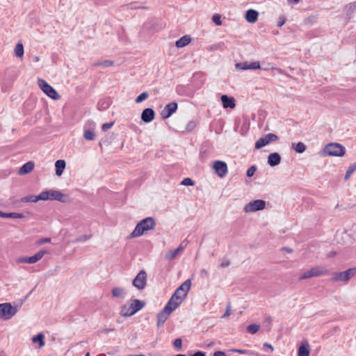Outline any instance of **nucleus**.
Masks as SVG:
<instances>
[{
	"mask_svg": "<svg viewBox=\"0 0 356 356\" xmlns=\"http://www.w3.org/2000/svg\"><path fill=\"white\" fill-rule=\"evenodd\" d=\"M0 217L1 218H24V215L22 213H16V212L4 213L3 211H1Z\"/></svg>",
	"mask_w": 356,
	"mask_h": 356,
	"instance_id": "nucleus-28",
	"label": "nucleus"
},
{
	"mask_svg": "<svg viewBox=\"0 0 356 356\" xmlns=\"http://www.w3.org/2000/svg\"><path fill=\"white\" fill-rule=\"evenodd\" d=\"M220 18L221 17L220 15L216 14L213 16L212 19L216 25H221L222 22Z\"/></svg>",
	"mask_w": 356,
	"mask_h": 356,
	"instance_id": "nucleus-43",
	"label": "nucleus"
},
{
	"mask_svg": "<svg viewBox=\"0 0 356 356\" xmlns=\"http://www.w3.org/2000/svg\"><path fill=\"white\" fill-rule=\"evenodd\" d=\"M17 312V307L13 306L10 302L0 303V318L10 320Z\"/></svg>",
	"mask_w": 356,
	"mask_h": 356,
	"instance_id": "nucleus-7",
	"label": "nucleus"
},
{
	"mask_svg": "<svg viewBox=\"0 0 356 356\" xmlns=\"http://www.w3.org/2000/svg\"><path fill=\"white\" fill-rule=\"evenodd\" d=\"M278 140L277 135L274 134H268L262 138H260L255 143V148L259 149L261 147L268 145L272 142H275Z\"/></svg>",
	"mask_w": 356,
	"mask_h": 356,
	"instance_id": "nucleus-12",
	"label": "nucleus"
},
{
	"mask_svg": "<svg viewBox=\"0 0 356 356\" xmlns=\"http://www.w3.org/2000/svg\"><path fill=\"white\" fill-rule=\"evenodd\" d=\"M229 351L230 352H236V353H238L241 354H247L248 353V351L247 350L235 349V348L231 349V350H229Z\"/></svg>",
	"mask_w": 356,
	"mask_h": 356,
	"instance_id": "nucleus-48",
	"label": "nucleus"
},
{
	"mask_svg": "<svg viewBox=\"0 0 356 356\" xmlns=\"http://www.w3.org/2000/svg\"><path fill=\"white\" fill-rule=\"evenodd\" d=\"M191 356H206V354L204 352L202 351H197L193 355Z\"/></svg>",
	"mask_w": 356,
	"mask_h": 356,
	"instance_id": "nucleus-51",
	"label": "nucleus"
},
{
	"mask_svg": "<svg viewBox=\"0 0 356 356\" xmlns=\"http://www.w3.org/2000/svg\"><path fill=\"white\" fill-rule=\"evenodd\" d=\"M213 168L220 177H224L227 173V165L224 161H216Z\"/></svg>",
	"mask_w": 356,
	"mask_h": 356,
	"instance_id": "nucleus-15",
	"label": "nucleus"
},
{
	"mask_svg": "<svg viewBox=\"0 0 356 356\" xmlns=\"http://www.w3.org/2000/svg\"><path fill=\"white\" fill-rule=\"evenodd\" d=\"M200 275L202 278L207 279L209 277V273L207 269L202 268L200 272Z\"/></svg>",
	"mask_w": 356,
	"mask_h": 356,
	"instance_id": "nucleus-44",
	"label": "nucleus"
},
{
	"mask_svg": "<svg viewBox=\"0 0 356 356\" xmlns=\"http://www.w3.org/2000/svg\"><path fill=\"white\" fill-rule=\"evenodd\" d=\"M51 241V238H42L38 240V244L42 245L45 243H49Z\"/></svg>",
	"mask_w": 356,
	"mask_h": 356,
	"instance_id": "nucleus-47",
	"label": "nucleus"
},
{
	"mask_svg": "<svg viewBox=\"0 0 356 356\" xmlns=\"http://www.w3.org/2000/svg\"><path fill=\"white\" fill-rule=\"evenodd\" d=\"M217 49V47H216V46H215V47H211V49Z\"/></svg>",
	"mask_w": 356,
	"mask_h": 356,
	"instance_id": "nucleus-58",
	"label": "nucleus"
},
{
	"mask_svg": "<svg viewBox=\"0 0 356 356\" xmlns=\"http://www.w3.org/2000/svg\"><path fill=\"white\" fill-rule=\"evenodd\" d=\"M336 252H330L328 253L327 254V257H334L336 255Z\"/></svg>",
	"mask_w": 356,
	"mask_h": 356,
	"instance_id": "nucleus-53",
	"label": "nucleus"
},
{
	"mask_svg": "<svg viewBox=\"0 0 356 356\" xmlns=\"http://www.w3.org/2000/svg\"><path fill=\"white\" fill-rule=\"evenodd\" d=\"M266 203L263 200H255L247 203L243 210L246 213H252L261 211L266 208Z\"/></svg>",
	"mask_w": 356,
	"mask_h": 356,
	"instance_id": "nucleus-9",
	"label": "nucleus"
},
{
	"mask_svg": "<svg viewBox=\"0 0 356 356\" xmlns=\"http://www.w3.org/2000/svg\"><path fill=\"white\" fill-rule=\"evenodd\" d=\"M88 238H89V237H87V236H84V237H83V239H84V240H87V239H88Z\"/></svg>",
	"mask_w": 356,
	"mask_h": 356,
	"instance_id": "nucleus-59",
	"label": "nucleus"
},
{
	"mask_svg": "<svg viewBox=\"0 0 356 356\" xmlns=\"http://www.w3.org/2000/svg\"><path fill=\"white\" fill-rule=\"evenodd\" d=\"M181 184L183 186H193L195 182L191 178L187 177L181 181Z\"/></svg>",
	"mask_w": 356,
	"mask_h": 356,
	"instance_id": "nucleus-39",
	"label": "nucleus"
},
{
	"mask_svg": "<svg viewBox=\"0 0 356 356\" xmlns=\"http://www.w3.org/2000/svg\"><path fill=\"white\" fill-rule=\"evenodd\" d=\"M310 348L307 341L302 342L298 350V356H309Z\"/></svg>",
	"mask_w": 356,
	"mask_h": 356,
	"instance_id": "nucleus-20",
	"label": "nucleus"
},
{
	"mask_svg": "<svg viewBox=\"0 0 356 356\" xmlns=\"http://www.w3.org/2000/svg\"><path fill=\"white\" fill-rule=\"evenodd\" d=\"M292 147L297 153H303L306 150L305 145L302 142L298 143H293Z\"/></svg>",
	"mask_w": 356,
	"mask_h": 356,
	"instance_id": "nucleus-31",
	"label": "nucleus"
},
{
	"mask_svg": "<svg viewBox=\"0 0 356 356\" xmlns=\"http://www.w3.org/2000/svg\"><path fill=\"white\" fill-rule=\"evenodd\" d=\"M269 69V67L268 66H266V67H264L263 70H268Z\"/></svg>",
	"mask_w": 356,
	"mask_h": 356,
	"instance_id": "nucleus-57",
	"label": "nucleus"
},
{
	"mask_svg": "<svg viewBox=\"0 0 356 356\" xmlns=\"http://www.w3.org/2000/svg\"><path fill=\"white\" fill-rule=\"evenodd\" d=\"M145 305L144 301L137 299L130 300L122 306L120 314L122 317H130L142 309Z\"/></svg>",
	"mask_w": 356,
	"mask_h": 356,
	"instance_id": "nucleus-2",
	"label": "nucleus"
},
{
	"mask_svg": "<svg viewBox=\"0 0 356 356\" xmlns=\"http://www.w3.org/2000/svg\"><path fill=\"white\" fill-rule=\"evenodd\" d=\"M156 225L153 218L147 217L140 220L136 226L130 236L136 238L142 236L145 232L153 229Z\"/></svg>",
	"mask_w": 356,
	"mask_h": 356,
	"instance_id": "nucleus-3",
	"label": "nucleus"
},
{
	"mask_svg": "<svg viewBox=\"0 0 356 356\" xmlns=\"http://www.w3.org/2000/svg\"><path fill=\"white\" fill-rule=\"evenodd\" d=\"M184 249V247L182 244H180L179 246L175 250H170L165 253V259L168 260L174 259L181 252H182Z\"/></svg>",
	"mask_w": 356,
	"mask_h": 356,
	"instance_id": "nucleus-21",
	"label": "nucleus"
},
{
	"mask_svg": "<svg viewBox=\"0 0 356 356\" xmlns=\"http://www.w3.org/2000/svg\"><path fill=\"white\" fill-rule=\"evenodd\" d=\"M47 254H48V252L47 250H40L34 255L29 257V264H33L37 263L38 261L41 260L42 257Z\"/></svg>",
	"mask_w": 356,
	"mask_h": 356,
	"instance_id": "nucleus-23",
	"label": "nucleus"
},
{
	"mask_svg": "<svg viewBox=\"0 0 356 356\" xmlns=\"http://www.w3.org/2000/svg\"><path fill=\"white\" fill-rule=\"evenodd\" d=\"M293 1H295L296 3H298L299 1V0H293Z\"/></svg>",
	"mask_w": 356,
	"mask_h": 356,
	"instance_id": "nucleus-61",
	"label": "nucleus"
},
{
	"mask_svg": "<svg viewBox=\"0 0 356 356\" xmlns=\"http://www.w3.org/2000/svg\"><path fill=\"white\" fill-rule=\"evenodd\" d=\"M257 171V167L255 165L251 166L250 168L248 169L246 172V175L248 177H252L255 172Z\"/></svg>",
	"mask_w": 356,
	"mask_h": 356,
	"instance_id": "nucleus-40",
	"label": "nucleus"
},
{
	"mask_svg": "<svg viewBox=\"0 0 356 356\" xmlns=\"http://www.w3.org/2000/svg\"><path fill=\"white\" fill-rule=\"evenodd\" d=\"M229 264H230L229 261H228V260H224V261H222V263L220 264V266L221 268H226V267L229 266Z\"/></svg>",
	"mask_w": 356,
	"mask_h": 356,
	"instance_id": "nucleus-50",
	"label": "nucleus"
},
{
	"mask_svg": "<svg viewBox=\"0 0 356 356\" xmlns=\"http://www.w3.org/2000/svg\"><path fill=\"white\" fill-rule=\"evenodd\" d=\"M177 109V104L172 102L167 104L161 112L162 118L164 119L170 118Z\"/></svg>",
	"mask_w": 356,
	"mask_h": 356,
	"instance_id": "nucleus-16",
	"label": "nucleus"
},
{
	"mask_svg": "<svg viewBox=\"0 0 356 356\" xmlns=\"http://www.w3.org/2000/svg\"><path fill=\"white\" fill-rule=\"evenodd\" d=\"M259 13L257 10L250 9L246 11L245 18L249 23H254L258 19Z\"/></svg>",
	"mask_w": 356,
	"mask_h": 356,
	"instance_id": "nucleus-22",
	"label": "nucleus"
},
{
	"mask_svg": "<svg viewBox=\"0 0 356 356\" xmlns=\"http://www.w3.org/2000/svg\"><path fill=\"white\" fill-rule=\"evenodd\" d=\"M191 41V38L189 35H186L182 36L178 40L176 41L175 45L178 48H182L188 45Z\"/></svg>",
	"mask_w": 356,
	"mask_h": 356,
	"instance_id": "nucleus-25",
	"label": "nucleus"
},
{
	"mask_svg": "<svg viewBox=\"0 0 356 356\" xmlns=\"http://www.w3.org/2000/svg\"><path fill=\"white\" fill-rule=\"evenodd\" d=\"M236 67L243 70H249L250 63L248 62L238 63L235 65Z\"/></svg>",
	"mask_w": 356,
	"mask_h": 356,
	"instance_id": "nucleus-37",
	"label": "nucleus"
},
{
	"mask_svg": "<svg viewBox=\"0 0 356 356\" xmlns=\"http://www.w3.org/2000/svg\"><path fill=\"white\" fill-rule=\"evenodd\" d=\"M191 286V280H187L183 282L175 291L166 304L175 310L186 298Z\"/></svg>",
	"mask_w": 356,
	"mask_h": 356,
	"instance_id": "nucleus-1",
	"label": "nucleus"
},
{
	"mask_svg": "<svg viewBox=\"0 0 356 356\" xmlns=\"http://www.w3.org/2000/svg\"><path fill=\"white\" fill-rule=\"evenodd\" d=\"M284 23H285V18L284 17H281L279 19V21L277 23V26L281 27L284 24Z\"/></svg>",
	"mask_w": 356,
	"mask_h": 356,
	"instance_id": "nucleus-49",
	"label": "nucleus"
},
{
	"mask_svg": "<svg viewBox=\"0 0 356 356\" xmlns=\"http://www.w3.org/2000/svg\"><path fill=\"white\" fill-rule=\"evenodd\" d=\"M113 124H114L113 122L104 123L102 124V129L104 131H106L108 129H111L113 127Z\"/></svg>",
	"mask_w": 356,
	"mask_h": 356,
	"instance_id": "nucleus-46",
	"label": "nucleus"
},
{
	"mask_svg": "<svg viewBox=\"0 0 356 356\" xmlns=\"http://www.w3.org/2000/svg\"><path fill=\"white\" fill-rule=\"evenodd\" d=\"M173 346L175 348L180 349L182 346V340L180 338L176 339L173 342Z\"/></svg>",
	"mask_w": 356,
	"mask_h": 356,
	"instance_id": "nucleus-42",
	"label": "nucleus"
},
{
	"mask_svg": "<svg viewBox=\"0 0 356 356\" xmlns=\"http://www.w3.org/2000/svg\"><path fill=\"white\" fill-rule=\"evenodd\" d=\"M33 343H38V348H42L44 344V334L43 333H39L38 334L33 336L31 338Z\"/></svg>",
	"mask_w": 356,
	"mask_h": 356,
	"instance_id": "nucleus-24",
	"label": "nucleus"
},
{
	"mask_svg": "<svg viewBox=\"0 0 356 356\" xmlns=\"http://www.w3.org/2000/svg\"><path fill=\"white\" fill-rule=\"evenodd\" d=\"M15 56L18 58H23L24 56V46L22 43H17L14 49Z\"/></svg>",
	"mask_w": 356,
	"mask_h": 356,
	"instance_id": "nucleus-29",
	"label": "nucleus"
},
{
	"mask_svg": "<svg viewBox=\"0 0 356 356\" xmlns=\"http://www.w3.org/2000/svg\"><path fill=\"white\" fill-rule=\"evenodd\" d=\"M231 310H232L231 305H230V304H228L227 305L226 311L224 313V314L222 316V318H226V317H228L229 316H230Z\"/></svg>",
	"mask_w": 356,
	"mask_h": 356,
	"instance_id": "nucleus-45",
	"label": "nucleus"
},
{
	"mask_svg": "<svg viewBox=\"0 0 356 356\" xmlns=\"http://www.w3.org/2000/svg\"><path fill=\"white\" fill-rule=\"evenodd\" d=\"M330 273V270L323 266H316L311 269L304 272L299 277L300 280H306L313 277L326 275Z\"/></svg>",
	"mask_w": 356,
	"mask_h": 356,
	"instance_id": "nucleus-8",
	"label": "nucleus"
},
{
	"mask_svg": "<svg viewBox=\"0 0 356 356\" xmlns=\"http://www.w3.org/2000/svg\"><path fill=\"white\" fill-rule=\"evenodd\" d=\"M112 295L113 297L124 298L125 296L124 290L120 287L113 288L112 290Z\"/></svg>",
	"mask_w": 356,
	"mask_h": 356,
	"instance_id": "nucleus-30",
	"label": "nucleus"
},
{
	"mask_svg": "<svg viewBox=\"0 0 356 356\" xmlns=\"http://www.w3.org/2000/svg\"><path fill=\"white\" fill-rule=\"evenodd\" d=\"M346 153V149L339 143H331L325 145L321 152L323 156H342Z\"/></svg>",
	"mask_w": 356,
	"mask_h": 356,
	"instance_id": "nucleus-5",
	"label": "nucleus"
},
{
	"mask_svg": "<svg viewBox=\"0 0 356 356\" xmlns=\"http://www.w3.org/2000/svg\"><path fill=\"white\" fill-rule=\"evenodd\" d=\"M85 356H90V353H87Z\"/></svg>",
	"mask_w": 356,
	"mask_h": 356,
	"instance_id": "nucleus-60",
	"label": "nucleus"
},
{
	"mask_svg": "<svg viewBox=\"0 0 356 356\" xmlns=\"http://www.w3.org/2000/svg\"><path fill=\"white\" fill-rule=\"evenodd\" d=\"M15 262L19 264H29V257H19L16 259Z\"/></svg>",
	"mask_w": 356,
	"mask_h": 356,
	"instance_id": "nucleus-38",
	"label": "nucleus"
},
{
	"mask_svg": "<svg viewBox=\"0 0 356 356\" xmlns=\"http://www.w3.org/2000/svg\"><path fill=\"white\" fill-rule=\"evenodd\" d=\"M175 311L174 308L168 307L167 305L157 315V326L159 327L163 326L165 321L168 318L170 314Z\"/></svg>",
	"mask_w": 356,
	"mask_h": 356,
	"instance_id": "nucleus-13",
	"label": "nucleus"
},
{
	"mask_svg": "<svg viewBox=\"0 0 356 356\" xmlns=\"http://www.w3.org/2000/svg\"><path fill=\"white\" fill-rule=\"evenodd\" d=\"M42 201L57 200L61 202H67L68 197L66 195L56 190H46L39 194Z\"/></svg>",
	"mask_w": 356,
	"mask_h": 356,
	"instance_id": "nucleus-6",
	"label": "nucleus"
},
{
	"mask_svg": "<svg viewBox=\"0 0 356 356\" xmlns=\"http://www.w3.org/2000/svg\"><path fill=\"white\" fill-rule=\"evenodd\" d=\"M259 328L260 325L259 324H251L247 327V331L249 333L254 334L259 331Z\"/></svg>",
	"mask_w": 356,
	"mask_h": 356,
	"instance_id": "nucleus-35",
	"label": "nucleus"
},
{
	"mask_svg": "<svg viewBox=\"0 0 356 356\" xmlns=\"http://www.w3.org/2000/svg\"><path fill=\"white\" fill-rule=\"evenodd\" d=\"M356 170V162L354 163L353 164L350 165L346 172V175H345V177H344V179L345 181H347L350 177V176L352 175V174Z\"/></svg>",
	"mask_w": 356,
	"mask_h": 356,
	"instance_id": "nucleus-34",
	"label": "nucleus"
},
{
	"mask_svg": "<svg viewBox=\"0 0 356 356\" xmlns=\"http://www.w3.org/2000/svg\"><path fill=\"white\" fill-rule=\"evenodd\" d=\"M41 200L38 195H29L24 197L21 199L22 202H37L38 201Z\"/></svg>",
	"mask_w": 356,
	"mask_h": 356,
	"instance_id": "nucleus-32",
	"label": "nucleus"
},
{
	"mask_svg": "<svg viewBox=\"0 0 356 356\" xmlns=\"http://www.w3.org/2000/svg\"><path fill=\"white\" fill-rule=\"evenodd\" d=\"M270 69H275L279 73H282V70L280 68H276V67H271Z\"/></svg>",
	"mask_w": 356,
	"mask_h": 356,
	"instance_id": "nucleus-54",
	"label": "nucleus"
},
{
	"mask_svg": "<svg viewBox=\"0 0 356 356\" xmlns=\"http://www.w3.org/2000/svg\"><path fill=\"white\" fill-rule=\"evenodd\" d=\"M154 117L155 113L154 110L149 108L144 109L141 114V120L145 123L152 122Z\"/></svg>",
	"mask_w": 356,
	"mask_h": 356,
	"instance_id": "nucleus-17",
	"label": "nucleus"
},
{
	"mask_svg": "<svg viewBox=\"0 0 356 356\" xmlns=\"http://www.w3.org/2000/svg\"><path fill=\"white\" fill-rule=\"evenodd\" d=\"M268 164L272 167L279 165L281 162V156L277 153H271L268 156Z\"/></svg>",
	"mask_w": 356,
	"mask_h": 356,
	"instance_id": "nucleus-18",
	"label": "nucleus"
},
{
	"mask_svg": "<svg viewBox=\"0 0 356 356\" xmlns=\"http://www.w3.org/2000/svg\"><path fill=\"white\" fill-rule=\"evenodd\" d=\"M356 275V267L350 268L345 271L334 272L332 273L331 281L341 282L346 284Z\"/></svg>",
	"mask_w": 356,
	"mask_h": 356,
	"instance_id": "nucleus-4",
	"label": "nucleus"
},
{
	"mask_svg": "<svg viewBox=\"0 0 356 356\" xmlns=\"http://www.w3.org/2000/svg\"><path fill=\"white\" fill-rule=\"evenodd\" d=\"M113 65V62L110 60H105L103 61L96 62V63H93V66H95V67L101 66L103 67H108L112 66Z\"/></svg>",
	"mask_w": 356,
	"mask_h": 356,
	"instance_id": "nucleus-33",
	"label": "nucleus"
},
{
	"mask_svg": "<svg viewBox=\"0 0 356 356\" xmlns=\"http://www.w3.org/2000/svg\"><path fill=\"white\" fill-rule=\"evenodd\" d=\"M213 356H226L225 353L222 351L218 350L213 353Z\"/></svg>",
	"mask_w": 356,
	"mask_h": 356,
	"instance_id": "nucleus-52",
	"label": "nucleus"
},
{
	"mask_svg": "<svg viewBox=\"0 0 356 356\" xmlns=\"http://www.w3.org/2000/svg\"><path fill=\"white\" fill-rule=\"evenodd\" d=\"M220 99L222 103V106L225 108H234L236 106L235 99L233 97H229L227 95H223L221 96Z\"/></svg>",
	"mask_w": 356,
	"mask_h": 356,
	"instance_id": "nucleus-19",
	"label": "nucleus"
},
{
	"mask_svg": "<svg viewBox=\"0 0 356 356\" xmlns=\"http://www.w3.org/2000/svg\"><path fill=\"white\" fill-rule=\"evenodd\" d=\"M260 68H261L260 64H259V62H258V61H254V62L250 63L249 70H258Z\"/></svg>",
	"mask_w": 356,
	"mask_h": 356,
	"instance_id": "nucleus-41",
	"label": "nucleus"
},
{
	"mask_svg": "<svg viewBox=\"0 0 356 356\" xmlns=\"http://www.w3.org/2000/svg\"><path fill=\"white\" fill-rule=\"evenodd\" d=\"M283 250H285L286 252H289V253L292 252V250L290 249V248H284Z\"/></svg>",
	"mask_w": 356,
	"mask_h": 356,
	"instance_id": "nucleus-55",
	"label": "nucleus"
},
{
	"mask_svg": "<svg viewBox=\"0 0 356 356\" xmlns=\"http://www.w3.org/2000/svg\"><path fill=\"white\" fill-rule=\"evenodd\" d=\"M265 346H268V348H271V349L273 350V347H272V346H271V345L268 344V343H265Z\"/></svg>",
	"mask_w": 356,
	"mask_h": 356,
	"instance_id": "nucleus-56",
	"label": "nucleus"
},
{
	"mask_svg": "<svg viewBox=\"0 0 356 356\" xmlns=\"http://www.w3.org/2000/svg\"><path fill=\"white\" fill-rule=\"evenodd\" d=\"M34 168V163L32 161H29L24 164L19 169V173L20 175H26L31 172Z\"/></svg>",
	"mask_w": 356,
	"mask_h": 356,
	"instance_id": "nucleus-26",
	"label": "nucleus"
},
{
	"mask_svg": "<svg viewBox=\"0 0 356 356\" xmlns=\"http://www.w3.org/2000/svg\"><path fill=\"white\" fill-rule=\"evenodd\" d=\"M65 161L64 160H58L56 161L55 167H56V175L58 176H60L65 168Z\"/></svg>",
	"mask_w": 356,
	"mask_h": 356,
	"instance_id": "nucleus-27",
	"label": "nucleus"
},
{
	"mask_svg": "<svg viewBox=\"0 0 356 356\" xmlns=\"http://www.w3.org/2000/svg\"><path fill=\"white\" fill-rule=\"evenodd\" d=\"M38 85L40 89L50 98L53 99H58L60 98V95L56 90L44 80L39 79Z\"/></svg>",
	"mask_w": 356,
	"mask_h": 356,
	"instance_id": "nucleus-10",
	"label": "nucleus"
},
{
	"mask_svg": "<svg viewBox=\"0 0 356 356\" xmlns=\"http://www.w3.org/2000/svg\"><path fill=\"white\" fill-rule=\"evenodd\" d=\"M95 124L89 121L86 123V127L84 128L83 137L87 140H94L95 138Z\"/></svg>",
	"mask_w": 356,
	"mask_h": 356,
	"instance_id": "nucleus-14",
	"label": "nucleus"
},
{
	"mask_svg": "<svg viewBox=\"0 0 356 356\" xmlns=\"http://www.w3.org/2000/svg\"><path fill=\"white\" fill-rule=\"evenodd\" d=\"M148 97H149V95L147 92H142L140 95H139L136 97V102L138 104L141 103L142 102H143L144 100L147 99Z\"/></svg>",
	"mask_w": 356,
	"mask_h": 356,
	"instance_id": "nucleus-36",
	"label": "nucleus"
},
{
	"mask_svg": "<svg viewBox=\"0 0 356 356\" xmlns=\"http://www.w3.org/2000/svg\"><path fill=\"white\" fill-rule=\"evenodd\" d=\"M147 283V273L145 270H140L133 280L132 284L139 290L143 289Z\"/></svg>",
	"mask_w": 356,
	"mask_h": 356,
	"instance_id": "nucleus-11",
	"label": "nucleus"
}]
</instances>
